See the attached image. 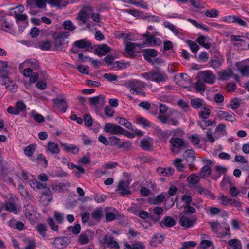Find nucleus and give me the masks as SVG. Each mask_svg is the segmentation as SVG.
Returning a JSON list of instances; mask_svg holds the SVG:
<instances>
[{"mask_svg":"<svg viewBox=\"0 0 249 249\" xmlns=\"http://www.w3.org/2000/svg\"><path fill=\"white\" fill-rule=\"evenodd\" d=\"M104 241L107 245L108 247L115 248V249L119 248V245L118 242L114 240L112 236L106 235L104 237Z\"/></svg>","mask_w":249,"mask_h":249,"instance_id":"22","label":"nucleus"},{"mask_svg":"<svg viewBox=\"0 0 249 249\" xmlns=\"http://www.w3.org/2000/svg\"><path fill=\"white\" fill-rule=\"evenodd\" d=\"M176 223V221L173 217L169 216H166L160 222V225L161 227L169 228L175 226Z\"/></svg>","mask_w":249,"mask_h":249,"instance_id":"15","label":"nucleus"},{"mask_svg":"<svg viewBox=\"0 0 249 249\" xmlns=\"http://www.w3.org/2000/svg\"><path fill=\"white\" fill-rule=\"evenodd\" d=\"M217 116L220 118H224L227 121L229 120L228 118L234 117L233 113L231 111L229 112L223 111H219L217 113Z\"/></svg>","mask_w":249,"mask_h":249,"instance_id":"39","label":"nucleus"},{"mask_svg":"<svg viewBox=\"0 0 249 249\" xmlns=\"http://www.w3.org/2000/svg\"><path fill=\"white\" fill-rule=\"evenodd\" d=\"M34 211L33 210V207L32 205H28L25 209V217L30 221H34Z\"/></svg>","mask_w":249,"mask_h":249,"instance_id":"24","label":"nucleus"},{"mask_svg":"<svg viewBox=\"0 0 249 249\" xmlns=\"http://www.w3.org/2000/svg\"><path fill=\"white\" fill-rule=\"evenodd\" d=\"M231 104L228 107H230L233 110L238 109L241 104L240 100H239L237 98H234V99L230 101Z\"/></svg>","mask_w":249,"mask_h":249,"instance_id":"48","label":"nucleus"},{"mask_svg":"<svg viewBox=\"0 0 249 249\" xmlns=\"http://www.w3.org/2000/svg\"><path fill=\"white\" fill-rule=\"evenodd\" d=\"M120 139L115 136H112L109 138V144L111 146H117L119 147L120 145Z\"/></svg>","mask_w":249,"mask_h":249,"instance_id":"59","label":"nucleus"},{"mask_svg":"<svg viewBox=\"0 0 249 249\" xmlns=\"http://www.w3.org/2000/svg\"><path fill=\"white\" fill-rule=\"evenodd\" d=\"M183 212L179 215V224L183 227L189 228L193 226L194 223L196 221V216H193L192 220H190L187 217L184 215L185 214H189L195 213V209L190 206V204H185L183 206Z\"/></svg>","mask_w":249,"mask_h":249,"instance_id":"2","label":"nucleus"},{"mask_svg":"<svg viewBox=\"0 0 249 249\" xmlns=\"http://www.w3.org/2000/svg\"><path fill=\"white\" fill-rule=\"evenodd\" d=\"M92 218L96 221H100L103 217V211L101 208H98L92 212Z\"/></svg>","mask_w":249,"mask_h":249,"instance_id":"27","label":"nucleus"},{"mask_svg":"<svg viewBox=\"0 0 249 249\" xmlns=\"http://www.w3.org/2000/svg\"><path fill=\"white\" fill-rule=\"evenodd\" d=\"M63 147H64L65 150L68 153L71 152L73 154H76L79 151V148L75 145H68L67 144H63Z\"/></svg>","mask_w":249,"mask_h":249,"instance_id":"34","label":"nucleus"},{"mask_svg":"<svg viewBox=\"0 0 249 249\" xmlns=\"http://www.w3.org/2000/svg\"><path fill=\"white\" fill-rule=\"evenodd\" d=\"M142 75L146 79L154 81L157 83L164 82L168 80V77L164 72H158L154 71L142 73Z\"/></svg>","mask_w":249,"mask_h":249,"instance_id":"4","label":"nucleus"},{"mask_svg":"<svg viewBox=\"0 0 249 249\" xmlns=\"http://www.w3.org/2000/svg\"><path fill=\"white\" fill-rule=\"evenodd\" d=\"M116 120L118 121V123L124 126L130 130H133L132 128L131 124L126 119L121 118V117H117Z\"/></svg>","mask_w":249,"mask_h":249,"instance_id":"36","label":"nucleus"},{"mask_svg":"<svg viewBox=\"0 0 249 249\" xmlns=\"http://www.w3.org/2000/svg\"><path fill=\"white\" fill-rule=\"evenodd\" d=\"M142 52L144 59L149 63L152 62L151 57L155 58L158 54V51L154 49H145L142 50Z\"/></svg>","mask_w":249,"mask_h":249,"instance_id":"10","label":"nucleus"},{"mask_svg":"<svg viewBox=\"0 0 249 249\" xmlns=\"http://www.w3.org/2000/svg\"><path fill=\"white\" fill-rule=\"evenodd\" d=\"M143 44H138L136 43H132L131 42H128L125 46V51L126 53L130 56L131 58H133L135 57L134 54V50L136 48L137 46L142 47Z\"/></svg>","mask_w":249,"mask_h":249,"instance_id":"19","label":"nucleus"},{"mask_svg":"<svg viewBox=\"0 0 249 249\" xmlns=\"http://www.w3.org/2000/svg\"><path fill=\"white\" fill-rule=\"evenodd\" d=\"M210 115V110L204 107L202 108V110L199 112V116L200 117L206 119L209 117Z\"/></svg>","mask_w":249,"mask_h":249,"instance_id":"46","label":"nucleus"},{"mask_svg":"<svg viewBox=\"0 0 249 249\" xmlns=\"http://www.w3.org/2000/svg\"><path fill=\"white\" fill-rule=\"evenodd\" d=\"M30 185L31 188H32L34 190H40L46 188V185L39 182V181L36 179L30 180Z\"/></svg>","mask_w":249,"mask_h":249,"instance_id":"30","label":"nucleus"},{"mask_svg":"<svg viewBox=\"0 0 249 249\" xmlns=\"http://www.w3.org/2000/svg\"><path fill=\"white\" fill-rule=\"evenodd\" d=\"M170 142L174 148L180 149L181 147H188V144L184 142L183 140L179 138H172Z\"/></svg>","mask_w":249,"mask_h":249,"instance_id":"17","label":"nucleus"},{"mask_svg":"<svg viewBox=\"0 0 249 249\" xmlns=\"http://www.w3.org/2000/svg\"><path fill=\"white\" fill-rule=\"evenodd\" d=\"M73 45L78 48L85 49L83 52L85 51H90V50L93 49L91 43L86 39H81L76 41L74 42Z\"/></svg>","mask_w":249,"mask_h":249,"instance_id":"9","label":"nucleus"},{"mask_svg":"<svg viewBox=\"0 0 249 249\" xmlns=\"http://www.w3.org/2000/svg\"><path fill=\"white\" fill-rule=\"evenodd\" d=\"M189 139L194 145L196 146L199 144L200 139L197 134L192 135L189 136Z\"/></svg>","mask_w":249,"mask_h":249,"instance_id":"56","label":"nucleus"},{"mask_svg":"<svg viewBox=\"0 0 249 249\" xmlns=\"http://www.w3.org/2000/svg\"><path fill=\"white\" fill-rule=\"evenodd\" d=\"M200 246L203 249H214L213 243L210 240H202Z\"/></svg>","mask_w":249,"mask_h":249,"instance_id":"40","label":"nucleus"},{"mask_svg":"<svg viewBox=\"0 0 249 249\" xmlns=\"http://www.w3.org/2000/svg\"><path fill=\"white\" fill-rule=\"evenodd\" d=\"M210 225L213 231L215 233L221 236L224 235V234H221L218 232V229L221 227V224L218 221L210 222Z\"/></svg>","mask_w":249,"mask_h":249,"instance_id":"42","label":"nucleus"},{"mask_svg":"<svg viewBox=\"0 0 249 249\" xmlns=\"http://www.w3.org/2000/svg\"><path fill=\"white\" fill-rule=\"evenodd\" d=\"M15 18L17 23L19 25L20 22L26 23L28 16L26 14H15Z\"/></svg>","mask_w":249,"mask_h":249,"instance_id":"37","label":"nucleus"},{"mask_svg":"<svg viewBox=\"0 0 249 249\" xmlns=\"http://www.w3.org/2000/svg\"><path fill=\"white\" fill-rule=\"evenodd\" d=\"M36 148V145L34 144H31L25 147L24 150L25 154L28 156L31 157L34 153Z\"/></svg>","mask_w":249,"mask_h":249,"instance_id":"45","label":"nucleus"},{"mask_svg":"<svg viewBox=\"0 0 249 249\" xmlns=\"http://www.w3.org/2000/svg\"><path fill=\"white\" fill-rule=\"evenodd\" d=\"M187 180L189 183L194 185L198 182L199 177L198 176L192 174L187 178Z\"/></svg>","mask_w":249,"mask_h":249,"instance_id":"52","label":"nucleus"},{"mask_svg":"<svg viewBox=\"0 0 249 249\" xmlns=\"http://www.w3.org/2000/svg\"><path fill=\"white\" fill-rule=\"evenodd\" d=\"M91 9L89 13L88 18H91L92 20L97 24V25L99 26H101L100 23H101V15L98 13L93 12V8L91 6H88Z\"/></svg>","mask_w":249,"mask_h":249,"instance_id":"21","label":"nucleus"},{"mask_svg":"<svg viewBox=\"0 0 249 249\" xmlns=\"http://www.w3.org/2000/svg\"><path fill=\"white\" fill-rule=\"evenodd\" d=\"M67 230L69 231H71L73 234L77 235L81 231V226L80 224H76L74 227L69 226Z\"/></svg>","mask_w":249,"mask_h":249,"instance_id":"49","label":"nucleus"},{"mask_svg":"<svg viewBox=\"0 0 249 249\" xmlns=\"http://www.w3.org/2000/svg\"><path fill=\"white\" fill-rule=\"evenodd\" d=\"M157 133L160 139L164 141H166L170 136L168 132L163 131L161 129L158 130Z\"/></svg>","mask_w":249,"mask_h":249,"instance_id":"53","label":"nucleus"},{"mask_svg":"<svg viewBox=\"0 0 249 249\" xmlns=\"http://www.w3.org/2000/svg\"><path fill=\"white\" fill-rule=\"evenodd\" d=\"M104 131L112 135H120L124 131V128L117 124L108 123L105 125Z\"/></svg>","mask_w":249,"mask_h":249,"instance_id":"6","label":"nucleus"},{"mask_svg":"<svg viewBox=\"0 0 249 249\" xmlns=\"http://www.w3.org/2000/svg\"><path fill=\"white\" fill-rule=\"evenodd\" d=\"M8 225L9 227L19 231H22L25 228V225L23 222L17 221L14 218L8 222Z\"/></svg>","mask_w":249,"mask_h":249,"instance_id":"20","label":"nucleus"},{"mask_svg":"<svg viewBox=\"0 0 249 249\" xmlns=\"http://www.w3.org/2000/svg\"><path fill=\"white\" fill-rule=\"evenodd\" d=\"M8 67L7 61H0V83L5 86L6 88L11 92L15 93L17 91L18 87L9 77L10 73L7 70Z\"/></svg>","mask_w":249,"mask_h":249,"instance_id":"1","label":"nucleus"},{"mask_svg":"<svg viewBox=\"0 0 249 249\" xmlns=\"http://www.w3.org/2000/svg\"><path fill=\"white\" fill-rule=\"evenodd\" d=\"M78 241L81 245H84L89 243V239L86 233H81L78 237Z\"/></svg>","mask_w":249,"mask_h":249,"instance_id":"58","label":"nucleus"},{"mask_svg":"<svg viewBox=\"0 0 249 249\" xmlns=\"http://www.w3.org/2000/svg\"><path fill=\"white\" fill-rule=\"evenodd\" d=\"M219 199L221 200V203L223 205H228L229 204L231 205L232 199V198L231 197L227 196H225L224 195H222Z\"/></svg>","mask_w":249,"mask_h":249,"instance_id":"57","label":"nucleus"},{"mask_svg":"<svg viewBox=\"0 0 249 249\" xmlns=\"http://www.w3.org/2000/svg\"><path fill=\"white\" fill-rule=\"evenodd\" d=\"M91 9L89 6L83 7L78 13L76 19L78 21V23L79 26H83L86 25V27L90 30L92 26H94L95 24H92L90 21H89L88 18L89 13L91 11Z\"/></svg>","mask_w":249,"mask_h":249,"instance_id":"3","label":"nucleus"},{"mask_svg":"<svg viewBox=\"0 0 249 249\" xmlns=\"http://www.w3.org/2000/svg\"><path fill=\"white\" fill-rule=\"evenodd\" d=\"M47 229V226L43 223L38 224L36 227L38 233L44 238L46 237Z\"/></svg>","mask_w":249,"mask_h":249,"instance_id":"29","label":"nucleus"},{"mask_svg":"<svg viewBox=\"0 0 249 249\" xmlns=\"http://www.w3.org/2000/svg\"><path fill=\"white\" fill-rule=\"evenodd\" d=\"M12 27V24L5 19L4 12L0 11V28L4 31L10 32Z\"/></svg>","mask_w":249,"mask_h":249,"instance_id":"11","label":"nucleus"},{"mask_svg":"<svg viewBox=\"0 0 249 249\" xmlns=\"http://www.w3.org/2000/svg\"><path fill=\"white\" fill-rule=\"evenodd\" d=\"M111 48L106 44L98 45L97 47L95 48L94 53L98 56L105 55L107 53L111 51Z\"/></svg>","mask_w":249,"mask_h":249,"instance_id":"12","label":"nucleus"},{"mask_svg":"<svg viewBox=\"0 0 249 249\" xmlns=\"http://www.w3.org/2000/svg\"><path fill=\"white\" fill-rule=\"evenodd\" d=\"M198 192L200 194H204L206 196H209L214 198V195L209 190L203 187L201 185L196 186Z\"/></svg>","mask_w":249,"mask_h":249,"instance_id":"35","label":"nucleus"},{"mask_svg":"<svg viewBox=\"0 0 249 249\" xmlns=\"http://www.w3.org/2000/svg\"><path fill=\"white\" fill-rule=\"evenodd\" d=\"M211 167L208 165H206L201 169L199 174L202 178H204L205 177H209L211 175Z\"/></svg>","mask_w":249,"mask_h":249,"instance_id":"25","label":"nucleus"},{"mask_svg":"<svg viewBox=\"0 0 249 249\" xmlns=\"http://www.w3.org/2000/svg\"><path fill=\"white\" fill-rule=\"evenodd\" d=\"M29 115L36 122L42 123L45 121L44 117L42 115L38 114L35 110H31L29 112Z\"/></svg>","mask_w":249,"mask_h":249,"instance_id":"26","label":"nucleus"},{"mask_svg":"<svg viewBox=\"0 0 249 249\" xmlns=\"http://www.w3.org/2000/svg\"><path fill=\"white\" fill-rule=\"evenodd\" d=\"M205 37L204 36L202 35H200L199 37L197 39L196 41L198 43V44L204 47L206 49H209L211 47L210 43H205Z\"/></svg>","mask_w":249,"mask_h":249,"instance_id":"44","label":"nucleus"},{"mask_svg":"<svg viewBox=\"0 0 249 249\" xmlns=\"http://www.w3.org/2000/svg\"><path fill=\"white\" fill-rule=\"evenodd\" d=\"M197 77L202 80L203 82L209 84H213L215 80V76L210 70L199 72Z\"/></svg>","mask_w":249,"mask_h":249,"instance_id":"5","label":"nucleus"},{"mask_svg":"<svg viewBox=\"0 0 249 249\" xmlns=\"http://www.w3.org/2000/svg\"><path fill=\"white\" fill-rule=\"evenodd\" d=\"M15 107L17 110L19 111V114L21 112H23L26 110L27 106L24 102L22 100L18 101L15 104Z\"/></svg>","mask_w":249,"mask_h":249,"instance_id":"33","label":"nucleus"},{"mask_svg":"<svg viewBox=\"0 0 249 249\" xmlns=\"http://www.w3.org/2000/svg\"><path fill=\"white\" fill-rule=\"evenodd\" d=\"M203 100L200 98L192 99L191 100V104L193 108L198 109L203 107Z\"/></svg>","mask_w":249,"mask_h":249,"instance_id":"31","label":"nucleus"},{"mask_svg":"<svg viewBox=\"0 0 249 249\" xmlns=\"http://www.w3.org/2000/svg\"><path fill=\"white\" fill-rule=\"evenodd\" d=\"M47 2V0H27V4L32 8H45Z\"/></svg>","mask_w":249,"mask_h":249,"instance_id":"18","label":"nucleus"},{"mask_svg":"<svg viewBox=\"0 0 249 249\" xmlns=\"http://www.w3.org/2000/svg\"><path fill=\"white\" fill-rule=\"evenodd\" d=\"M228 244L229 246L232 247V249H242L241 242L239 239H231L228 241Z\"/></svg>","mask_w":249,"mask_h":249,"instance_id":"28","label":"nucleus"},{"mask_svg":"<svg viewBox=\"0 0 249 249\" xmlns=\"http://www.w3.org/2000/svg\"><path fill=\"white\" fill-rule=\"evenodd\" d=\"M129 182L128 181H124L121 180L119 182L117 189L116 191H119L122 196H126L130 195L132 192L129 189Z\"/></svg>","mask_w":249,"mask_h":249,"instance_id":"7","label":"nucleus"},{"mask_svg":"<svg viewBox=\"0 0 249 249\" xmlns=\"http://www.w3.org/2000/svg\"><path fill=\"white\" fill-rule=\"evenodd\" d=\"M47 150L52 154H57L60 151L58 145L53 142H49L48 143Z\"/></svg>","mask_w":249,"mask_h":249,"instance_id":"23","label":"nucleus"},{"mask_svg":"<svg viewBox=\"0 0 249 249\" xmlns=\"http://www.w3.org/2000/svg\"><path fill=\"white\" fill-rule=\"evenodd\" d=\"M163 25L165 28L170 29L174 33H175L176 35H178L179 34L178 30L173 24H172L169 22H166L164 23Z\"/></svg>","mask_w":249,"mask_h":249,"instance_id":"61","label":"nucleus"},{"mask_svg":"<svg viewBox=\"0 0 249 249\" xmlns=\"http://www.w3.org/2000/svg\"><path fill=\"white\" fill-rule=\"evenodd\" d=\"M42 198L45 199L48 201L52 199L51 191L49 188H46L42 193Z\"/></svg>","mask_w":249,"mask_h":249,"instance_id":"62","label":"nucleus"},{"mask_svg":"<svg viewBox=\"0 0 249 249\" xmlns=\"http://www.w3.org/2000/svg\"><path fill=\"white\" fill-rule=\"evenodd\" d=\"M89 102L90 105L92 106H97L99 104L101 107L104 106L105 104V96L102 94L99 96L91 97L89 98Z\"/></svg>","mask_w":249,"mask_h":249,"instance_id":"16","label":"nucleus"},{"mask_svg":"<svg viewBox=\"0 0 249 249\" xmlns=\"http://www.w3.org/2000/svg\"><path fill=\"white\" fill-rule=\"evenodd\" d=\"M83 119L85 122V124L87 127H90L93 124V120L91 115L89 113L85 114L84 115Z\"/></svg>","mask_w":249,"mask_h":249,"instance_id":"50","label":"nucleus"},{"mask_svg":"<svg viewBox=\"0 0 249 249\" xmlns=\"http://www.w3.org/2000/svg\"><path fill=\"white\" fill-rule=\"evenodd\" d=\"M187 43L189 46L192 52L196 53L198 51L199 49V46L194 41L188 40L187 41Z\"/></svg>","mask_w":249,"mask_h":249,"instance_id":"54","label":"nucleus"},{"mask_svg":"<svg viewBox=\"0 0 249 249\" xmlns=\"http://www.w3.org/2000/svg\"><path fill=\"white\" fill-rule=\"evenodd\" d=\"M126 3L133 5H139L142 8L146 9L147 8V5L145 2H143L142 0H125Z\"/></svg>","mask_w":249,"mask_h":249,"instance_id":"41","label":"nucleus"},{"mask_svg":"<svg viewBox=\"0 0 249 249\" xmlns=\"http://www.w3.org/2000/svg\"><path fill=\"white\" fill-rule=\"evenodd\" d=\"M177 105L179 106L184 111H187L189 108V105L182 99H180L177 102Z\"/></svg>","mask_w":249,"mask_h":249,"instance_id":"63","label":"nucleus"},{"mask_svg":"<svg viewBox=\"0 0 249 249\" xmlns=\"http://www.w3.org/2000/svg\"><path fill=\"white\" fill-rule=\"evenodd\" d=\"M5 209L10 212L16 213L17 207L15 203L12 202H8L5 203Z\"/></svg>","mask_w":249,"mask_h":249,"instance_id":"43","label":"nucleus"},{"mask_svg":"<svg viewBox=\"0 0 249 249\" xmlns=\"http://www.w3.org/2000/svg\"><path fill=\"white\" fill-rule=\"evenodd\" d=\"M63 28L65 30L72 31L75 29V27L73 25L71 21L68 20L63 22Z\"/></svg>","mask_w":249,"mask_h":249,"instance_id":"60","label":"nucleus"},{"mask_svg":"<svg viewBox=\"0 0 249 249\" xmlns=\"http://www.w3.org/2000/svg\"><path fill=\"white\" fill-rule=\"evenodd\" d=\"M158 240V243H161L164 240V237L160 233L156 234L152 238L151 241V245H155L156 240Z\"/></svg>","mask_w":249,"mask_h":249,"instance_id":"55","label":"nucleus"},{"mask_svg":"<svg viewBox=\"0 0 249 249\" xmlns=\"http://www.w3.org/2000/svg\"><path fill=\"white\" fill-rule=\"evenodd\" d=\"M122 11L124 12H126L131 14V15L136 17H139L142 16L143 12L140 11L139 10L133 9H123Z\"/></svg>","mask_w":249,"mask_h":249,"instance_id":"38","label":"nucleus"},{"mask_svg":"<svg viewBox=\"0 0 249 249\" xmlns=\"http://www.w3.org/2000/svg\"><path fill=\"white\" fill-rule=\"evenodd\" d=\"M239 69L243 76H249V66H241Z\"/></svg>","mask_w":249,"mask_h":249,"instance_id":"64","label":"nucleus"},{"mask_svg":"<svg viewBox=\"0 0 249 249\" xmlns=\"http://www.w3.org/2000/svg\"><path fill=\"white\" fill-rule=\"evenodd\" d=\"M53 43L56 50H61L62 45V30L61 28H57L53 34Z\"/></svg>","mask_w":249,"mask_h":249,"instance_id":"8","label":"nucleus"},{"mask_svg":"<svg viewBox=\"0 0 249 249\" xmlns=\"http://www.w3.org/2000/svg\"><path fill=\"white\" fill-rule=\"evenodd\" d=\"M195 152L192 149L186 150L183 154V157L190 168L194 166L193 163L195 159Z\"/></svg>","mask_w":249,"mask_h":249,"instance_id":"14","label":"nucleus"},{"mask_svg":"<svg viewBox=\"0 0 249 249\" xmlns=\"http://www.w3.org/2000/svg\"><path fill=\"white\" fill-rule=\"evenodd\" d=\"M182 160L180 158H176L174 161V165L176 167L177 169L180 172L183 170L184 166L183 164L181 163Z\"/></svg>","mask_w":249,"mask_h":249,"instance_id":"47","label":"nucleus"},{"mask_svg":"<svg viewBox=\"0 0 249 249\" xmlns=\"http://www.w3.org/2000/svg\"><path fill=\"white\" fill-rule=\"evenodd\" d=\"M141 146L144 150H149L152 146L149 142V141L145 139H143L141 142Z\"/></svg>","mask_w":249,"mask_h":249,"instance_id":"51","label":"nucleus"},{"mask_svg":"<svg viewBox=\"0 0 249 249\" xmlns=\"http://www.w3.org/2000/svg\"><path fill=\"white\" fill-rule=\"evenodd\" d=\"M233 74L231 69L225 70L220 74H218L219 79L222 80H228L230 77H231Z\"/></svg>","mask_w":249,"mask_h":249,"instance_id":"32","label":"nucleus"},{"mask_svg":"<svg viewBox=\"0 0 249 249\" xmlns=\"http://www.w3.org/2000/svg\"><path fill=\"white\" fill-rule=\"evenodd\" d=\"M25 67H31L35 70L39 69V65L36 60L27 59L24 62L21 63L19 65V70L21 71Z\"/></svg>","mask_w":249,"mask_h":249,"instance_id":"13","label":"nucleus"}]
</instances>
